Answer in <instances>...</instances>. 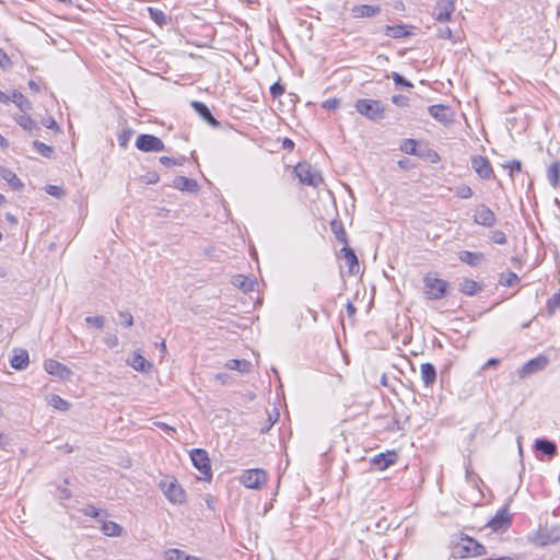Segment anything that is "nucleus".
<instances>
[{
    "instance_id": "obj_56",
    "label": "nucleus",
    "mask_w": 560,
    "mask_h": 560,
    "mask_svg": "<svg viewBox=\"0 0 560 560\" xmlns=\"http://www.w3.org/2000/svg\"><path fill=\"white\" fill-rule=\"evenodd\" d=\"M43 124H44V126L47 129H52L55 131H59L60 130L59 125L57 124V121L51 116L46 118V119H44Z\"/></svg>"
},
{
    "instance_id": "obj_15",
    "label": "nucleus",
    "mask_w": 560,
    "mask_h": 560,
    "mask_svg": "<svg viewBox=\"0 0 560 560\" xmlns=\"http://www.w3.org/2000/svg\"><path fill=\"white\" fill-rule=\"evenodd\" d=\"M474 220L477 224L490 228L495 223V214L487 206L480 205L475 211Z\"/></svg>"
},
{
    "instance_id": "obj_54",
    "label": "nucleus",
    "mask_w": 560,
    "mask_h": 560,
    "mask_svg": "<svg viewBox=\"0 0 560 560\" xmlns=\"http://www.w3.org/2000/svg\"><path fill=\"white\" fill-rule=\"evenodd\" d=\"M392 102L399 107L409 106V98L404 95H393Z\"/></svg>"
},
{
    "instance_id": "obj_9",
    "label": "nucleus",
    "mask_w": 560,
    "mask_h": 560,
    "mask_svg": "<svg viewBox=\"0 0 560 560\" xmlns=\"http://www.w3.org/2000/svg\"><path fill=\"white\" fill-rule=\"evenodd\" d=\"M548 363L549 359L546 355L540 354L536 358H533L517 371L518 377L521 380H525L532 376L533 374L544 371L547 368Z\"/></svg>"
},
{
    "instance_id": "obj_5",
    "label": "nucleus",
    "mask_w": 560,
    "mask_h": 560,
    "mask_svg": "<svg viewBox=\"0 0 560 560\" xmlns=\"http://www.w3.org/2000/svg\"><path fill=\"white\" fill-rule=\"evenodd\" d=\"M192 465L202 475V479L210 481L212 478L211 465L208 453L202 448H194L190 452Z\"/></svg>"
},
{
    "instance_id": "obj_64",
    "label": "nucleus",
    "mask_w": 560,
    "mask_h": 560,
    "mask_svg": "<svg viewBox=\"0 0 560 560\" xmlns=\"http://www.w3.org/2000/svg\"><path fill=\"white\" fill-rule=\"evenodd\" d=\"M28 88L33 91V92H39L40 88H39V84L36 83L34 80H30L28 81Z\"/></svg>"
},
{
    "instance_id": "obj_40",
    "label": "nucleus",
    "mask_w": 560,
    "mask_h": 560,
    "mask_svg": "<svg viewBox=\"0 0 560 560\" xmlns=\"http://www.w3.org/2000/svg\"><path fill=\"white\" fill-rule=\"evenodd\" d=\"M34 149L39 153L40 155L45 158H51L54 155V149L50 145L45 144L42 141L35 140L33 142Z\"/></svg>"
},
{
    "instance_id": "obj_7",
    "label": "nucleus",
    "mask_w": 560,
    "mask_h": 560,
    "mask_svg": "<svg viewBox=\"0 0 560 560\" xmlns=\"http://www.w3.org/2000/svg\"><path fill=\"white\" fill-rule=\"evenodd\" d=\"M241 483L248 489H260L267 481V472L264 469H247L241 478Z\"/></svg>"
},
{
    "instance_id": "obj_48",
    "label": "nucleus",
    "mask_w": 560,
    "mask_h": 560,
    "mask_svg": "<svg viewBox=\"0 0 560 560\" xmlns=\"http://www.w3.org/2000/svg\"><path fill=\"white\" fill-rule=\"evenodd\" d=\"M392 79L395 82L396 85L404 86V88H412V83L405 79L402 75H400L398 72L392 73Z\"/></svg>"
},
{
    "instance_id": "obj_42",
    "label": "nucleus",
    "mask_w": 560,
    "mask_h": 560,
    "mask_svg": "<svg viewBox=\"0 0 560 560\" xmlns=\"http://www.w3.org/2000/svg\"><path fill=\"white\" fill-rule=\"evenodd\" d=\"M84 320L88 325H91L97 329H102L106 322L105 317L102 315L86 316Z\"/></svg>"
},
{
    "instance_id": "obj_63",
    "label": "nucleus",
    "mask_w": 560,
    "mask_h": 560,
    "mask_svg": "<svg viewBox=\"0 0 560 560\" xmlns=\"http://www.w3.org/2000/svg\"><path fill=\"white\" fill-rule=\"evenodd\" d=\"M9 444V439L3 433L0 432V447L5 448Z\"/></svg>"
},
{
    "instance_id": "obj_30",
    "label": "nucleus",
    "mask_w": 560,
    "mask_h": 560,
    "mask_svg": "<svg viewBox=\"0 0 560 560\" xmlns=\"http://www.w3.org/2000/svg\"><path fill=\"white\" fill-rule=\"evenodd\" d=\"M547 179L552 187L560 185V161H555L547 170Z\"/></svg>"
},
{
    "instance_id": "obj_32",
    "label": "nucleus",
    "mask_w": 560,
    "mask_h": 560,
    "mask_svg": "<svg viewBox=\"0 0 560 560\" xmlns=\"http://www.w3.org/2000/svg\"><path fill=\"white\" fill-rule=\"evenodd\" d=\"M385 35L392 38H404L410 35L406 25H387L385 27Z\"/></svg>"
},
{
    "instance_id": "obj_59",
    "label": "nucleus",
    "mask_w": 560,
    "mask_h": 560,
    "mask_svg": "<svg viewBox=\"0 0 560 560\" xmlns=\"http://www.w3.org/2000/svg\"><path fill=\"white\" fill-rule=\"evenodd\" d=\"M58 497L61 500H68L71 498V491L66 487H58Z\"/></svg>"
},
{
    "instance_id": "obj_16",
    "label": "nucleus",
    "mask_w": 560,
    "mask_h": 560,
    "mask_svg": "<svg viewBox=\"0 0 560 560\" xmlns=\"http://www.w3.org/2000/svg\"><path fill=\"white\" fill-rule=\"evenodd\" d=\"M560 540V525L544 527L538 532V541L540 545L546 546L555 544Z\"/></svg>"
},
{
    "instance_id": "obj_27",
    "label": "nucleus",
    "mask_w": 560,
    "mask_h": 560,
    "mask_svg": "<svg viewBox=\"0 0 560 560\" xmlns=\"http://www.w3.org/2000/svg\"><path fill=\"white\" fill-rule=\"evenodd\" d=\"M191 106L196 110V113L201 118H203L209 125H211L213 127H218L220 125V122L212 116L210 109L208 108V106L205 103L194 101L191 103Z\"/></svg>"
},
{
    "instance_id": "obj_28",
    "label": "nucleus",
    "mask_w": 560,
    "mask_h": 560,
    "mask_svg": "<svg viewBox=\"0 0 560 560\" xmlns=\"http://www.w3.org/2000/svg\"><path fill=\"white\" fill-rule=\"evenodd\" d=\"M0 178L5 180L12 189L21 190L24 185L21 179L16 176V174L10 168L3 167L0 165Z\"/></svg>"
},
{
    "instance_id": "obj_12",
    "label": "nucleus",
    "mask_w": 560,
    "mask_h": 560,
    "mask_svg": "<svg viewBox=\"0 0 560 560\" xmlns=\"http://www.w3.org/2000/svg\"><path fill=\"white\" fill-rule=\"evenodd\" d=\"M471 167L482 179H490L493 177V168L489 160L481 155L471 158Z\"/></svg>"
},
{
    "instance_id": "obj_29",
    "label": "nucleus",
    "mask_w": 560,
    "mask_h": 560,
    "mask_svg": "<svg viewBox=\"0 0 560 560\" xmlns=\"http://www.w3.org/2000/svg\"><path fill=\"white\" fill-rule=\"evenodd\" d=\"M232 283L245 293L253 291L256 284V282L253 279L245 277L243 275H237L233 277Z\"/></svg>"
},
{
    "instance_id": "obj_37",
    "label": "nucleus",
    "mask_w": 560,
    "mask_h": 560,
    "mask_svg": "<svg viewBox=\"0 0 560 560\" xmlns=\"http://www.w3.org/2000/svg\"><path fill=\"white\" fill-rule=\"evenodd\" d=\"M225 366L230 370H235L241 373H247L250 370V362L247 360L232 359L225 363Z\"/></svg>"
},
{
    "instance_id": "obj_31",
    "label": "nucleus",
    "mask_w": 560,
    "mask_h": 560,
    "mask_svg": "<svg viewBox=\"0 0 560 560\" xmlns=\"http://www.w3.org/2000/svg\"><path fill=\"white\" fill-rule=\"evenodd\" d=\"M10 97L11 102H13L21 112L27 113L32 109V103L21 92L14 91Z\"/></svg>"
},
{
    "instance_id": "obj_51",
    "label": "nucleus",
    "mask_w": 560,
    "mask_h": 560,
    "mask_svg": "<svg viewBox=\"0 0 560 560\" xmlns=\"http://www.w3.org/2000/svg\"><path fill=\"white\" fill-rule=\"evenodd\" d=\"M118 316L121 318V325L131 327L133 325V316L129 312H119Z\"/></svg>"
},
{
    "instance_id": "obj_60",
    "label": "nucleus",
    "mask_w": 560,
    "mask_h": 560,
    "mask_svg": "<svg viewBox=\"0 0 560 560\" xmlns=\"http://www.w3.org/2000/svg\"><path fill=\"white\" fill-rule=\"evenodd\" d=\"M148 184H156L160 180V176L156 172H150L145 175Z\"/></svg>"
},
{
    "instance_id": "obj_57",
    "label": "nucleus",
    "mask_w": 560,
    "mask_h": 560,
    "mask_svg": "<svg viewBox=\"0 0 560 560\" xmlns=\"http://www.w3.org/2000/svg\"><path fill=\"white\" fill-rule=\"evenodd\" d=\"M338 106L339 100L337 98H328L323 103V107L328 110L336 109Z\"/></svg>"
},
{
    "instance_id": "obj_45",
    "label": "nucleus",
    "mask_w": 560,
    "mask_h": 560,
    "mask_svg": "<svg viewBox=\"0 0 560 560\" xmlns=\"http://www.w3.org/2000/svg\"><path fill=\"white\" fill-rule=\"evenodd\" d=\"M560 307V290L555 293L548 301H547V308L549 313H553L556 308Z\"/></svg>"
},
{
    "instance_id": "obj_6",
    "label": "nucleus",
    "mask_w": 560,
    "mask_h": 560,
    "mask_svg": "<svg viewBox=\"0 0 560 560\" xmlns=\"http://www.w3.org/2000/svg\"><path fill=\"white\" fill-rule=\"evenodd\" d=\"M294 173L296 174L302 184L317 187L319 184L323 183L322 175L318 172L314 171L308 163H299L294 167Z\"/></svg>"
},
{
    "instance_id": "obj_38",
    "label": "nucleus",
    "mask_w": 560,
    "mask_h": 560,
    "mask_svg": "<svg viewBox=\"0 0 560 560\" xmlns=\"http://www.w3.org/2000/svg\"><path fill=\"white\" fill-rule=\"evenodd\" d=\"M47 401L49 406L57 410L67 411L70 408V402L56 394L50 395Z\"/></svg>"
},
{
    "instance_id": "obj_53",
    "label": "nucleus",
    "mask_w": 560,
    "mask_h": 560,
    "mask_svg": "<svg viewBox=\"0 0 560 560\" xmlns=\"http://www.w3.org/2000/svg\"><path fill=\"white\" fill-rule=\"evenodd\" d=\"M284 86L280 82H276L270 86L272 97H279L284 93Z\"/></svg>"
},
{
    "instance_id": "obj_25",
    "label": "nucleus",
    "mask_w": 560,
    "mask_h": 560,
    "mask_svg": "<svg viewBox=\"0 0 560 560\" xmlns=\"http://www.w3.org/2000/svg\"><path fill=\"white\" fill-rule=\"evenodd\" d=\"M421 380L425 387H431L436 381V369L430 363H422L420 366Z\"/></svg>"
},
{
    "instance_id": "obj_41",
    "label": "nucleus",
    "mask_w": 560,
    "mask_h": 560,
    "mask_svg": "<svg viewBox=\"0 0 560 560\" xmlns=\"http://www.w3.org/2000/svg\"><path fill=\"white\" fill-rule=\"evenodd\" d=\"M520 281L518 276L515 272L502 273L499 279V283L504 287H511Z\"/></svg>"
},
{
    "instance_id": "obj_19",
    "label": "nucleus",
    "mask_w": 560,
    "mask_h": 560,
    "mask_svg": "<svg viewBox=\"0 0 560 560\" xmlns=\"http://www.w3.org/2000/svg\"><path fill=\"white\" fill-rule=\"evenodd\" d=\"M172 186L180 191H187L190 194L198 192L199 190V184L197 180L186 176H176L173 179Z\"/></svg>"
},
{
    "instance_id": "obj_20",
    "label": "nucleus",
    "mask_w": 560,
    "mask_h": 560,
    "mask_svg": "<svg viewBox=\"0 0 560 560\" xmlns=\"http://www.w3.org/2000/svg\"><path fill=\"white\" fill-rule=\"evenodd\" d=\"M458 258L470 267H479L486 261L485 255L480 252L462 250L458 254Z\"/></svg>"
},
{
    "instance_id": "obj_18",
    "label": "nucleus",
    "mask_w": 560,
    "mask_h": 560,
    "mask_svg": "<svg viewBox=\"0 0 560 560\" xmlns=\"http://www.w3.org/2000/svg\"><path fill=\"white\" fill-rule=\"evenodd\" d=\"M455 10L453 1H441L438 2L434 8L433 15L440 22H446L451 20V16Z\"/></svg>"
},
{
    "instance_id": "obj_14",
    "label": "nucleus",
    "mask_w": 560,
    "mask_h": 560,
    "mask_svg": "<svg viewBox=\"0 0 560 560\" xmlns=\"http://www.w3.org/2000/svg\"><path fill=\"white\" fill-rule=\"evenodd\" d=\"M44 368L48 374L57 376L62 381L69 380L72 374L68 366L52 359L46 360Z\"/></svg>"
},
{
    "instance_id": "obj_8",
    "label": "nucleus",
    "mask_w": 560,
    "mask_h": 560,
    "mask_svg": "<svg viewBox=\"0 0 560 560\" xmlns=\"http://www.w3.org/2000/svg\"><path fill=\"white\" fill-rule=\"evenodd\" d=\"M338 259L340 260V268L348 269V275L353 276L359 273L360 265L355 253L352 247H341L339 253L337 254Z\"/></svg>"
},
{
    "instance_id": "obj_3",
    "label": "nucleus",
    "mask_w": 560,
    "mask_h": 560,
    "mask_svg": "<svg viewBox=\"0 0 560 560\" xmlns=\"http://www.w3.org/2000/svg\"><path fill=\"white\" fill-rule=\"evenodd\" d=\"M423 283L425 288L424 292L429 300H440L444 298L448 287V283L445 280L431 273L424 276Z\"/></svg>"
},
{
    "instance_id": "obj_58",
    "label": "nucleus",
    "mask_w": 560,
    "mask_h": 560,
    "mask_svg": "<svg viewBox=\"0 0 560 560\" xmlns=\"http://www.w3.org/2000/svg\"><path fill=\"white\" fill-rule=\"evenodd\" d=\"M84 514L86 516H90V517H93V518H97L101 514V510L92 506V505H89L85 511H84Z\"/></svg>"
},
{
    "instance_id": "obj_43",
    "label": "nucleus",
    "mask_w": 560,
    "mask_h": 560,
    "mask_svg": "<svg viewBox=\"0 0 560 560\" xmlns=\"http://www.w3.org/2000/svg\"><path fill=\"white\" fill-rule=\"evenodd\" d=\"M185 162V158L184 156H180L179 159H173V158H170V156H161L160 158V163L166 167H172V166H176V165H183V163Z\"/></svg>"
},
{
    "instance_id": "obj_35",
    "label": "nucleus",
    "mask_w": 560,
    "mask_h": 560,
    "mask_svg": "<svg viewBox=\"0 0 560 560\" xmlns=\"http://www.w3.org/2000/svg\"><path fill=\"white\" fill-rule=\"evenodd\" d=\"M331 232L334 233L336 240L343 245H348L347 234L343 228V224L340 221L332 220L330 222Z\"/></svg>"
},
{
    "instance_id": "obj_26",
    "label": "nucleus",
    "mask_w": 560,
    "mask_h": 560,
    "mask_svg": "<svg viewBox=\"0 0 560 560\" xmlns=\"http://www.w3.org/2000/svg\"><path fill=\"white\" fill-rule=\"evenodd\" d=\"M511 520L505 510H500L495 513V515L489 521L488 525L493 530H502L509 527Z\"/></svg>"
},
{
    "instance_id": "obj_52",
    "label": "nucleus",
    "mask_w": 560,
    "mask_h": 560,
    "mask_svg": "<svg viewBox=\"0 0 560 560\" xmlns=\"http://www.w3.org/2000/svg\"><path fill=\"white\" fill-rule=\"evenodd\" d=\"M438 36L443 39H452L453 34L451 27L447 25L440 26L438 28Z\"/></svg>"
},
{
    "instance_id": "obj_17",
    "label": "nucleus",
    "mask_w": 560,
    "mask_h": 560,
    "mask_svg": "<svg viewBox=\"0 0 560 560\" xmlns=\"http://www.w3.org/2000/svg\"><path fill=\"white\" fill-rule=\"evenodd\" d=\"M380 13L381 7L377 4H358L351 9V15L354 19L373 18Z\"/></svg>"
},
{
    "instance_id": "obj_10",
    "label": "nucleus",
    "mask_w": 560,
    "mask_h": 560,
    "mask_svg": "<svg viewBox=\"0 0 560 560\" xmlns=\"http://www.w3.org/2000/svg\"><path fill=\"white\" fill-rule=\"evenodd\" d=\"M136 148L142 152H162L164 142L154 135L142 133L136 140Z\"/></svg>"
},
{
    "instance_id": "obj_11",
    "label": "nucleus",
    "mask_w": 560,
    "mask_h": 560,
    "mask_svg": "<svg viewBox=\"0 0 560 560\" xmlns=\"http://www.w3.org/2000/svg\"><path fill=\"white\" fill-rule=\"evenodd\" d=\"M534 450L539 452L541 455H536L537 459L542 462L544 457L547 456L548 459H552L558 455V446L557 444L548 440L546 438L537 439L534 443Z\"/></svg>"
},
{
    "instance_id": "obj_49",
    "label": "nucleus",
    "mask_w": 560,
    "mask_h": 560,
    "mask_svg": "<svg viewBox=\"0 0 560 560\" xmlns=\"http://www.w3.org/2000/svg\"><path fill=\"white\" fill-rule=\"evenodd\" d=\"M472 189L467 185H462L456 189V195L460 199H468L472 196Z\"/></svg>"
},
{
    "instance_id": "obj_1",
    "label": "nucleus",
    "mask_w": 560,
    "mask_h": 560,
    "mask_svg": "<svg viewBox=\"0 0 560 560\" xmlns=\"http://www.w3.org/2000/svg\"><path fill=\"white\" fill-rule=\"evenodd\" d=\"M354 107L363 117L372 121H380L385 118L386 105L378 100L359 98Z\"/></svg>"
},
{
    "instance_id": "obj_39",
    "label": "nucleus",
    "mask_w": 560,
    "mask_h": 560,
    "mask_svg": "<svg viewBox=\"0 0 560 560\" xmlns=\"http://www.w3.org/2000/svg\"><path fill=\"white\" fill-rule=\"evenodd\" d=\"M418 141L415 139H405L400 144V150L406 154L422 156L423 154L417 150Z\"/></svg>"
},
{
    "instance_id": "obj_46",
    "label": "nucleus",
    "mask_w": 560,
    "mask_h": 560,
    "mask_svg": "<svg viewBox=\"0 0 560 560\" xmlns=\"http://www.w3.org/2000/svg\"><path fill=\"white\" fill-rule=\"evenodd\" d=\"M131 136H132V130L131 129L122 130L118 135V137H117L119 145L122 147V148H127V145H128V143L130 141Z\"/></svg>"
},
{
    "instance_id": "obj_44",
    "label": "nucleus",
    "mask_w": 560,
    "mask_h": 560,
    "mask_svg": "<svg viewBox=\"0 0 560 560\" xmlns=\"http://www.w3.org/2000/svg\"><path fill=\"white\" fill-rule=\"evenodd\" d=\"M184 551L179 549H168L164 552V558L166 560H185Z\"/></svg>"
},
{
    "instance_id": "obj_13",
    "label": "nucleus",
    "mask_w": 560,
    "mask_h": 560,
    "mask_svg": "<svg viewBox=\"0 0 560 560\" xmlns=\"http://www.w3.org/2000/svg\"><path fill=\"white\" fill-rule=\"evenodd\" d=\"M429 114L439 122L447 125L453 121V110L450 106L443 104L431 105L428 107Z\"/></svg>"
},
{
    "instance_id": "obj_21",
    "label": "nucleus",
    "mask_w": 560,
    "mask_h": 560,
    "mask_svg": "<svg viewBox=\"0 0 560 560\" xmlns=\"http://www.w3.org/2000/svg\"><path fill=\"white\" fill-rule=\"evenodd\" d=\"M397 459V454L395 452H386L376 454L372 458V464L380 470H384L388 468L390 465L395 464Z\"/></svg>"
},
{
    "instance_id": "obj_50",
    "label": "nucleus",
    "mask_w": 560,
    "mask_h": 560,
    "mask_svg": "<svg viewBox=\"0 0 560 560\" xmlns=\"http://www.w3.org/2000/svg\"><path fill=\"white\" fill-rule=\"evenodd\" d=\"M46 192L56 198H61L66 195L62 187L56 185H48L46 188Z\"/></svg>"
},
{
    "instance_id": "obj_55",
    "label": "nucleus",
    "mask_w": 560,
    "mask_h": 560,
    "mask_svg": "<svg viewBox=\"0 0 560 560\" xmlns=\"http://www.w3.org/2000/svg\"><path fill=\"white\" fill-rule=\"evenodd\" d=\"M104 343L110 349L115 348L118 345V337L115 334H107L104 337Z\"/></svg>"
},
{
    "instance_id": "obj_33",
    "label": "nucleus",
    "mask_w": 560,
    "mask_h": 560,
    "mask_svg": "<svg viewBox=\"0 0 560 560\" xmlns=\"http://www.w3.org/2000/svg\"><path fill=\"white\" fill-rule=\"evenodd\" d=\"M101 529L104 535L109 537H119L122 533V527L113 521H104Z\"/></svg>"
},
{
    "instance_id": "obj_22",
    "label": "nucleus",
    "mask_w": 560,
    "mask_h": 560,
    "mask_svg": "<svg viewBox=\"0 0 560 560\" xmlns=\"http://www.w3.org/2000/svg\"><path fill=\"white\" fill-rule=\"evenodd\" d=\"M15 122L26 130L31 136H36L40 128L35 120L32 119L26 113L14 117Z\"/></svg>"
},
{
    "instance_id": "obj_61",
    "label": "nucleus",
    "mask_w": 560,
    "mask_h": 560,
    "mask_svg": "<svg viewBox=\"0 0 560 560\" xmlns=\"http://www.w3.org/2000/svg\"><path fill=\"white\" fill-rule=\"evenodd\" d=\"M508 167L510 168V173L513 174L514 172H521L522 164L520 161L513 160Z\"/></svg>"
},
{
    "instance_id": "obj_23",
    "label": "nucleus",
    "mask_w": 560,
    "mask_h": 560,
    "mask_svg": "<svg viewBox=\"0 0 560 560\" xmlns=\"http://www.w3.org/2000/svg\"><path fill=\"white\" fill-rule=\"evenodd\" d=\"M458 290L467 296H474L483 290V284L471 279H463L458 284Z\"/></svg>"
},
{
    "instance_id": "obj_34",
    "label": "nucleus",
    "mask_w": 560,
    "mask_h": 560,
    "mask_svg": "<svg viewBox=\"0 0 560 560\" xmlns=\"http://www.w3.org/2000/svg\"><path fill=\"white\" fill-rule=\"evenodd\" d=\"M148 12H149V16L159 25V26H164L166 25L170 21H171V18L168 15H166V13L158 8H149L148 9Z\"/></svg>"
},
{
    "instance_id": "obj_47",
    "label": "nucleus",
    "mask_w": 560,
    "mask_h": 560,
    "mask_svg": "<svg viewBox=\"0 0 560 560\" xmlns=\"http://www.w3.org/2000/svg\"><path fill=\"white\" fill-rule=\"evenodd\" d=\"M13 63L10 59V57L8 56V54L0 48V68L3 70V71H8L12 68Z\"/></svg>"
},
{
    "instance_id": "obj_36",
    "label": "nucleus",
    "mask_w": 560,
    "mask_h": 560,
    "mask_svg": "<svg viewBox=\"0 0 560 560\" xmlns=\"http://www.w3.org/2000/svg\"><path fill=\"white\" fill-rule=\"evenodd\" d=\"M129 364L137 371L145 372L151 368V364L138 352H135Z\"/></svg>"
},
{
    "instance_id": "obj_24",
    "label": "nucleus",
    "mask_w": 560,
    "mask_h": 560,
    "mask_svg": "<svg viewBox=\"0 0 560 560\" xmlns=\"http://www.w3.org/2000/svg\"><path fill=\"white\" fill-rule=\"evenodd\" d=\"M10 363L18 371L25 370L30 364L28 352L25 349H15Z\"/></svg>"
},
{
    "instance_id": "obj_62",
    "label": "nucleus",
    "mask_w": 560,
    "mask_h": 560,
    "mask_svg": "<svg viewBox=\"0 0 560 560\" xmlns=\"http://www.w3.org/2000/svg\"><path fill=\"white\" fill-rule=\"evenodd\" d=\"M346 310L349 316H353L357 312L354 305L351 302H348L346 305Z\"/></svg>"
},
{
    "instance_id": "obj_2",
    "label": "nucleus",
    "mask_w": 560,
    "mask_h": 560,
    "mask_svg": "<svg viewBox=\"0 0 560 560\" xmlns=\"http://www.w3.org/2000/svg\"><path fill=\"white\" fill-rule=\"evenodd\" d=\"M455 553L460 558L478 557L487 553L486 547L471 537H463L455 547Z\"/></svg>"
},
{
    "instance_id": "obj_4",
    "label": "nucleus",
    "mask_w": 560,
    "mask_h": 560,
    "mask_svg": "<svg viewBox=\"0 0 560 560\" xmlns=\"http://www.w3.org/2000/svg\"><path fill=\"white\" fill-rule=\"evenodd\" d=\"M159 487L171 503L180 504L185 501V491L175 478L161 480Z\"/></svg>"
}]
</instances>
